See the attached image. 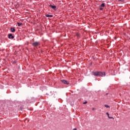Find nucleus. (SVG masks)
I'll list each match as a JSON object with an SVG mask.
<instances>
[{
  "label": "nucleus",
  "mask_w": 130,
  "mask_h": 130,
  "mask_svg": "<svg viewBox=\"0 0 130 130\" xmlns=\"http://www.w3.org/2000/svg\"><path fill=\"white\" fill-rule=\"evenodd\" d=\"M94 76H99L100 77H105L106 74L105 72H93Z\"/></svg>",
  "instance_id": "obj_1"
},
{
  "label": "nucleus",
  "mask_w": 130,
  "mask_h": 130,
  "mask_svg": "<svg viewBox=\"0 0 130 130\" xmlns=\"http://www.w3.org/2000/svg\"><path fill=\"white\" fill-rule=\"evenodd\" d=\"M61 83H62V84H65L66 85H69V84H70V83L68 82V81L63 79L61 80Z\"/></svg>",
  "instance_id": "obj_2"
},
{
  "label": "nucleus",
  "mask_w": 130,
  "mask_h": 130,
  "mask_svg": "<svg viewBox=\"0 0 130 130\" xmlns=\"http://www.w3.org/2000/svg\"><path fill=\"white\" fill-rule=\"evenodd\" d=\"M39 44H40V43L38 42H35L32 43V45L35 46V47H36V46H38Z\"/></svg>",
  "instance_id": "obj_3"
},
{
  "label": "nucleus",
  "mask_w": 130,
  "mask_h": 130,
  "mask_svg": "<svg viewBox=\"0 0 130 130\" xmlns=\"http://www.w3.org/2000/svg\"><path fill=\"white\" fill-rule=\"evenodd\" d=\"M8 36L9 39H14L15 38V37L12 34H9Z\"/></svg>",
  "instance_id": "obj_4"
},
{
  "label": "nucleus",
  "mask_w": 130,
  "mask_h": 130,
  "mask_svg": "<svg viewBox=\"0 0 130 130\" xmlns=\"http://www.w3.org/2000/svg\"><path fill=\"white\" fill-rule=\"evenodd\" d=\"M49 7H50L51 8H52V9H53V10H55V9H56V6H53V5H49Z\"/></svg>",
  "instance_id": "obj_5"
},
{
  "label": "nucleus",
  "mask_w": 130,
  "mask_h": 130,
  "mask_svg": "<svg viewBox=\"0 0 130 130\" xmlns=\"http://www.w3.org/2000/svg\"><path fill=\"white\" fill-rule=\"evenodd\" d=\"M46 17H47V18H52V17H53V16L51 15L47 14L46 15Z\"/></svg>",
  "instance_id": "obj_6"
},
{
  "label": "nucleus",
  "mask_w": 130,
  "mask_h": 130,
  "mask_svg": "<svg viewBox=\"0 0 130 130\" xmlns=\"http://www.w3.org/2000/svg\"><path fill=\"white\" fill-rule=\"evenodd\" d=\"M10 30L11 31V32H15L16 31V29H15V28L12 27L10 29Z\"/></svg>",
  "instance_id": "obj_7"
},
{
  "label": "nucleus",
  "mask_w": 130,
  "mask_h": 130,
  "mask_svg": "<svg viewBox=\"0 0 130 130\" xmlns=\"http://www.w3.org/2000/svg\"><path fill=\"white\" fill-rule=\"evenodd\" d=\"M101 7L102 8H104L105 7V4H104V3L102 4L101 5Z\"/></svg>",
  "instance_id": "obj_8"
},
{
  "label": "nucleus",
  "mask_w": 130,
  "mask_h": 130,
  "mask_svg": "<svg viewBox=\"0 0 130 130\" xmlns=\"http://www.w3.org/2000/svg\"><path fill=\"white\" fill-rule=\"evenodd\" d=\"M17 25L19 27H20V26L23 25V24L22 23L17 22Z\"/></svg>",
  "instance_id": "obj_9"
},
{
  "label": "nucleus",
  "mask_w": 130,
  "mask_h": 130,
  "mask_svg": "<svg viewBox=\"0 0 130 130\" xmlns=\"http://www.w3.org/2000/svg\"><path fill=\"white\" fill-rule=\"evenodd\" d=\"M105 107H106L107 108H109V106L107 105H105Z\"/></svg>",
  "instance_id": "obj_10"
},
{
  "label": "nucleus",
  "mask_w": 130,
  "mask_h": 130,
  "mask_svg": "<svg viewBox=\"0 0 130 130\" xmlns=\"http://www.w3.org/2000/svg\"><path fill=\"white\" fill-rule=\"evenodd\" d=\"M108 118H109L110 119H113V117H110L109 116Z\"/></svg>",
  "instance_id": "obj_11"
},
{
  "label": "nucleus",
  "mask_w": 130,
  "mask_h": 130,
  "mask_svg": "<svg viewBox=\"0 0 130 130\" xmlns=\"http://www.w3.org/2000/svg\"><path fill=\"white\" fill-rule=\"evenodd\" d=\"M100 10L101 11H102V10H103V8L101 7H101L100 8Z\"/></svg>",
  "instance_id": "obj_12"
},
{
  "label": "nucleus",
  "mask_w": 130,
  "mask_h": 130,
  "mask_svg": "<svg viewBox=\"0 0 130 130\" xmlns=\"http://www.w3.org/2000/svg\"><path fill=\"white\" fill-rule=\"evenodd\" d=\"M106 114H107V115L108 116V117H109V113H107Z\"/></svg>",
  "instance_id": "obj_13"
},
{
  "label": "nucleus",
  "mask_w": 130,
  "mask_h": 130,
  "mask_svg": "<svg viewBox=\"0 0 130 130\" xmlns=\"http://www.w3.org/2000/svg\"><path fill=\"white\" fill-rule=\"evenodd\" d=\"M87 103H88V102H85L83 103V104H87Z\"/></svg>",
  "instance_id": "obj_14"
},
{
  "label": "nucleus",
  "mask_w": 130,
  "mask_h": 130,
  "mask_svg": "<svg viewBox=\"0 0 130 130\" xmlns=\"http://www.w3.org/2000/svg\"><path fill=\"white\" fill-rule=\"evenodd\" d=\"M119 2H124V0H119Z\"/></svg>",
  "instance_id": "obj_15"
},
{
  "label": "nucleus",
  "mask_w": 130,
  "mask_h": 130,
  "mask_svg": "<svg viewBox=\"0 0 130 130\" xmlns=\"http://www.w3.org/2000/svg\"><path fill=\"white\" fill-rule=\"evenodd\" d=\"M76 35H77V37H79V36H80V34H77Z\"/></svg>",
  "instance_id": "obj_16"
},
{
  "label": "nucleus",
  "mask_w": 130,
  "mask_h": 130,
  "mask_svg": "<svg viewBox=\"0 0 130 130\" xmlns=\"http://www.w3.org/2000/svg\"><path fill=\"white\" fill-rule=\"evenodd\" d=\"M92 110H95V108H93Z\"/></svg>",
  "instance_id": "obj_17"
},
{
  "label": "nucleus",
  "mask_w": 130,
  "mask_h": 130,
  "mask_svg": "<svg viewBox=\"0 0 130 130\" xmlns=\"http://www.w3.org/2000/svg\"><path fill=\"white\" fill-rule=\"evenodd\" d=\"M106 95H108V93H106Z\"/></svg>",
  "instance_id": "obj_18"
}]
</instances>
